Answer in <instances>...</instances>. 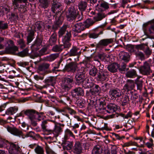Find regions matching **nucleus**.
Listing matches in <instances>:
<instances>
[{"label": "nucleus", "mask_w": 154, "mask_h": 154, "mask_svg": "<svg viewBox=\"0 0 154 154\" xmlns=\"http://www.w3.org/2000/svg\"><path fill=\"white\" fill-rule=\"evenodd\" d=\"M99 69L98 72L97 69L95 66L91 67L89 71V74L92 77H95L97 74V78L98 80L103 82L107 78L109 72L106 70H103L102 69H100V67Z\"/></svg>", "instance_id": "f257e3e1"}, {"label": "nucleus", "mask_w": 154, "mask_h": 154, "mask_svg": "<svg viewBox=\"0 0 154 154\" xmlns=\"http://www.w3.org/2000/svg\"><path fill=\"white\" fill-rule=\"evenodd\" d=\"M100 4V7L97 9L98 12L93 17V19L96 21H99L101 20L107 16L104 13V11L109 8V5L108 3L103 0Z\"/></svg>", "instance_id": "f03ea898"}, {"label": "nucleus", "mask_w": 154, "mask_h": 154, "mask_svg": "<svg viewBox=\"0 0 154 154\" xmlns=\"http://www.w3.org/2000/svg\"><path fill=\"white\" fill-rule=\"evenodd\" d=\"M85 70L86 68L83 66L76 72L75 78L76 85L79 86L83 84L85 79Z\"/></svg>", "instance_id": "7ed1b4c3"}, {"label": "nucleus", "mask_w": 154, "mask_h": 154, "mask_svg": "<svg viewBox=\"0 0 154 154\" xmlns=\"http://www.w3.org/2000/svg\"><path fill=\"white\" fill-rule=\"evenodd\" d=\"M73 81L72 76L67 75L62 81L61 84L62 91H68L71 88V85Z\"/></svg>", "instance_id": "20e7f679"}, {"label": "nucleus", "mask_w": 154, "mask_h": 154, "mask_svg": "<svg viewBox=\"0 0 154 154\" xmlns=\"http://www.w3.org/2000/svg\"><path fill=\"white\" fill-rule=\"evenodd\" d=\"M143 29L145 34L148 37L149 34H154V19L143 24Z\"/></svg>", "instance_id": "39448f33"}, {"label": "nucleus", "mask_w": 154, "mask_h": 154, "mask_svg": "<svg viewBox=\"0 0 154 154\" xmlns=\"http://www.w3.org/2000/svg\"><path fill=\"white\" fill-rule=\"evenodd\" d=\"M78 66V64L75 62H70L66 64L63 71L64 72H67L74 73L80 69L79 68Z\"/></svg>", "instance_id": "423d86ee"}, {"label": "nucleus", "mask_w": 154, "mask_h": 154, "mask_svg": "<svg viewBox=\"0 0 154 154\" xmlns=\"http://www.w3.org/2000/svg\"><path fill=\"white\" fill-rule=\"evenodd\" d=\"M78 11L77 9L72 6L69 8L66 14V17L68 21H71L75 19L78 15Z\"/></svg>", "instance_id": "0eeeda50"}, {"label": "nucleus", "mask_w": 154, "mask_h": 154, "mask_svg": "<svg viewBox=\"0 0 154 154\" xmlns=\"http://www.w3.org/2000/svg\"><path fill=\"white\" fill-rule=\"evenodd\" d=\"M43 40L42 35L40 34L36 36L35 39L33 42L31 47L32 51H37L41 48Z\"/></svg>", "instance_id": "6e6552de"}, {"label": "nucleus", "mask_w": 154, "mask_h": 154, "mask_svg": "<svg viewBox=\"0 0 154 154\" xmlns=\"http://www.w3.org/2000/svg\"><path fill=\"white\" fill-rule=\"evenodd\" d=\"M44 81L45 85L43 86V88H47L49 86H51L53 88L51 90H49V92H53L54 89L55 88L54 85L56 82V77L51 76L48 77Z\"/></svg>", "instance_id": "1a4fd4ad"}, {"label": "nucleus", "mask_w": 154, "mask_h": 154, "mask_svg": "<svg viewBox=\"0 0 154 154\" xmlns=\"http://www.w3.org/2000/svg\"><path fill=\"white\" fill-rule=\"evenodd\" d=\"M68 91L61 90V94H60L59 98L60 103L64 104L71 103L72 100L69 96L66 95L68 94Z\"/></svg>", "instance_id": "9d476101"}, {"label": "nucleus", "mask_w": 154, "mask_h": 154, "mask_svg": "<svg viewBox=\"0 0 154 154\" xmlns=\"http://www.w3.org/2000/svg\"><path fill=\"white\" fill-rule=\"evenodd\" d=\"M6 128L8 131L12 134L20 137H22V138H25V135L23 134L22 131L16 128L7 126Z\"/></svg>", "instance_id": "9b49d317"}, {"label": "nucleus", "mask_w": 154, "mask_h": 154, "mask_svg": "<svg viewBox=\"0 0 154 154\" xmlns=\"http://www.w3.org/2000/svg\"><path fill=\"white\" fill-rule=\"evenodd\" d=\"M50 66L49 63H43L40 64L38 67L37 71L39 75H45L49 73V68Z\"/></svg>", "instance_id": "f8f14e48"}, {"label": "nucleus", "mask_w": 154, "mask_h": 154, "mask_svg": "<svg viewBox=\"0 0 154 154\" xmlns=\"http://www.w3.org/2000/svg\"><path fill=\"white\" fill-rule=\"evenodd\" d=\"M64 126L63 124L56 122L54 129L53 130H49V134L53 133L56 136H58L62 132V129Z\"/></svg>", "instance_id": "ddd939ff"}, {"label": "nucleus", "mask_w": 154, "mask_h": 154, "mask_svg": "<svg viewBox=\"0 0 154 154\" xmlns=\"http://www.w3.org/2000/svg\"><path fill=\"white\" fill-rule=\"evenodd\" d=\"M71 31L67 32L66 34L63 36L62 41L63 45H62L63 47V49L65 48H69L71 45L69 41L71 40Z\"/></svg>", "instance_id": "4468645a"}, {"label": "nucleus", "mask_w": 154, "mask_h": 154, "mask_svg": "<svg viewBox=\"0 0 154 154\" xmlns=\"http://www.w3.org/2000/svg\"><path fill=\"white\" fill-rule=\"evenodd\" d=\"M139 70L143 75H148L151 72L149 63L147 61L144 62L143 65L140 67Z\"/></svg>", "instance_id": "2eb2a0df"}, {"label": "nucleus", "mask_w": 154, "mask_h": 154, "mask_svg": "<svg viewBox=\"0 0 154 154\" xmlns=\"http://www.w3.org/2000/svg\"><path fill=\"white\" fill-rule=\"evenodd\" d=\"M92 88H91L89 91H87L86 94L87 96H89V94L93 96H96L99 95L101 92V90L100 87L98 85L94 84Z\"/></svg>", "instance_id": "dca6fc26"}, {"label": "nucleus", "mask_w": 154, "mask_h": 154, "mask_svg": "<svg viewBox=\"0 0 154 154\" xmlns=\"http://www.w3.org/2000/svg\"><path fill=\"white\" fill-rule=\"evenodd\" d=\"M109 94L112 100H115L116 98L121 97L122 96L120 90L117 88L111 89Z\"/></svg>", "instance_id": "f3484780"}, {"label": "nucleus", "mask_w": 154, "mask_h": 154, "mask_svg": "<svg viewBox=\"0 0 154 154\" xmlns=\"http://www.w3.org/2000/svg\"><path fill=\"white\" fill-rule=\"evenodd\" d=\"M71 93L72 97L77 98L79 96H83L84 91L82 88L79 87L72 89Z\"/></svg>", "instance_id": "a211bd4d"}, {"label": "nucleus", "mask_w": 154, "mask_h": 154, "mask_svg": "<svg viewBox=\"0 0 154 154\" xmlns=\"http://www.w3.org/2000/svg\"><path fill=\"white\" fill-rule=\"evenodd\" d=\"M113 42V38H106L101 40L96 45L97 48H102L106 47Z\"/></svg>", "instance_id": "6ab92c4d"}, {"label": "nucleus", "mask_w": 154, "mask_h": 154, "mask_svg": "<svg viewBox=\"0 0 154 154\" xmlns=\"http://www.w3.org/2000/svg\"><path fill=\"white\" fill-rule=\"evenodd\" d=\"M52 2L51 8L52 11L55 14L59 12H60L62 14L60 9L61 4L57 0H53Z\"/></svg>", "instance_id": "aec40b11"}, {"label": "nucleus", "mask_w": 154, "mask_h": 154, "mask_svg": "<svg viewBox=\"0 0 154 154\" xmlns=\"http://www.w3.org/2000/svg\"><path fill=\"white\" fill-rule=\"evenodd\" d=\"M81 54V50L79 48L76 46H73L68 52L67 55L69 57L77 56L79 58Z\"/></svg>", "instance_id": "412c9836"}, {"label": "nucleus", "mask_w": 154, "mask_h": 154, "mask_svg": "<svg viewBox=\"0 0 154 154\" xmlns=\"http://www.w3.org/2000/svg\"><path fill=\"white\" fill-rule=\"evenodd\" d=\"M4 70H5V72H8L9 74L14 75H13L9 76V77L10 78H13L16 76L15 74L16 73L17 70L13 66L10 65L5 64L4 65Z\"/></svg>", "instance_id": "4be33fe9"}, {"label": "nucleus", "mask_w": 154, "mask_h": 154, "mask_svg": "<svg viewBox=\"0 0 154 154\" xmlns=\"http://www.w3.org/2000/svg\"><path fill=\"white\" fill-rule=\"evenodd\" d=\"M7 149L10 154H18V146L13 143H9Z\"/></svg>", "instance_id": "5701e85b"}, {"label": "nucleus", "mask_w": 154, "mask_h": 154, "mask_svg": "<svg viewBox=\"0 0 154 154\" xmlns=\"http://www.w3.org/2000/svg\"><path fill=\"white\" fill-rule=\"evenodd\" d=\"M85 28V26L84 24L79 22L74 25L72 26V30L74 32L79 33L84 30Z\"/></svg>", "instance_id": "b1692460"}, {"label": "nucleus", "mask_w": 154, "mask_h": 154, "mask_svg": "<svg viewBox=\"0 0 154 154\" xmlns=\"http://www.w3.org/2000/svg\"><path fill=\"white\" fill-rule=\"evenodd\" d=\"M88 3L86 1H81L78 3V8L81 12L82 15H83V12L86 11L88 7Z\"/></svg>", "instance_id": "393cba45"}, {"label": "nucleus", "mask_w": 154, "mask_h": 154, "mask_svg": "<svg viewBox=\"0 0 154 154\" xmlns=\"http://www.w3.org/2000/svg\"><path fill=\"white\" fill-rule=\"evenodd\" d=\"M82 148L81 143L79 141L76 142L72 149L75 154H80L82 152Z\"/></svg>", "instance_id": "a878e982"}, {"label": "nucleus", "mask_w": 154, "mask_h": 154, "mask_svg": "<svg viewBox=\"0 0 154 154\" xmlns=\"http://www.w3.org/2000/svg\"><path fill=\"white\" fill-rule=\"evenodd\" d=\"M54 17L55 18V19L54 22L60 26L62 24L63 20L62 13L59 12L54 15Z\"/></svg>", "instance_id": "bb28decb"}, {"label": "nucleus", "mask_w": 154, "mask_h": 154, "mask_svg": "<svg viewBox=\"0 0 154 154\" xmlns=\"http://www.w3.org/2000/svg\"><path fill=\"white\" fill-rule=\"evenodd\" d=\"M106 114L108 113H112L115 112L118 109L117 105L114 103H110L108 104L106 106Z\"/></svg>", "instance_id": "cd10ccee"}, {"label": "nucleus", "mask_w": 154, "mask_h": 154, "mask_svg": "<svg viewBox=\"0 0 154 154\" xmlns=\"http://www.w3.org/2000/svg\"><path fill=\"white\" fill-rule=\"evenodd\" d=\"M18 47L15 45L10 47H6L5 48V52L8 54L15 55L17 51H18Z\"/></svg>", "instance_id": "c85d7f7f"}, {"label": "nucleus", "mask_w": 154, "mask_h": 154, "mask_svg": "<svg viewBox=\"0 0 154 154\" xmlns=\"http://www.w3.org/2000/svg\"><path fill=\"white\" fill-rule=\"evenodd\" d=\"M119 56L121 60L126 63L128 62L130 59L129 53L123 51H122L119 53Z\"/></svg>", "instance_id": "c756f323"}, {"label": "nucleus", "mask_w": 154, "mask_h": 154, "mask_svg": "<svg viewBox=\"0 0 154 154\" xmlns=\"http://www.w3.org/2000/svg\"><path fill=\"white\" fill-rule=\"evenodd\" d=\"M25 115L27 116L29 119L35 118V114L37 111L33 109H28L24 111Z\"/></svg>", "instance_id": "7c9ffc66"}, {"label": "nucleus", "mask_w": 154, "mask_h": 154, "mask_svg": "<svg viewBox=\"0 0 154 154\" xmlns=\"http://www.w3.org/2000/svg\"><path fill=\"white\" fill-rule=\"evenodd\" d=\"M135 87L134 82L133 80L128 79L126 82V84L124 86L125 89L128 91H131Z\"/></svg>", "instance_id": "2f4dec72"}, {"label": "nucleus", "mask_w": 154, "mask_h": 154, "mask_svg": "<svg viewBox=\"0 0 154 154\" xmlns=\"http://www.w3.org/2000/svg\"><path fill=\"white\" fill-rule=\"evenodd\" d=\"M28 33L27 36V44L29 45L33 40L34 38L35 30L31 29L28 31Z\"/></svg>", "instance_id": "473e14b6"}, {"label": "nucleus", "mask_w": 154, "mask_h": 154, "mask_svg": "<svg viewBox=\"0 0 154 154\" xmlns=\"http://www.w3.org/2000/svg\"><path fill=\"white\" fill-rule=\"evenodd\" d=\"M119 67V64L114 63L108 65L107 68L110 72L113 73L117 72Z\"/></svg>", "instance_id": "72a5a7b5"}, {"label": "nucleus", "mask_w": 154, "mask_h": 154, "mask_svg": "<svg viewBox=\"0 0 154 154\" xmlns=\"http://www.w3.org/2000/svg\"><path fill=\"white\" fill-rule=\"evenodd\" d=\"M61 145L64 150H70L73 146L71 142L66 140H63Z\"/></svg>", "instance_id": "f704fd0d"}, {"label": "nucleus", "mask_w": 154, "mask_h": 154, "mask_svg": "<svg viewBox=\"0 0 154 154\" xmlns=\"http://www.w3.org/2000/svg\"><path fill=\"white\" fill-rule=\"evenodd\" d=\"M9 16L10 17L9 19L11 22L16 23L17 22V20H18L19 17L18 14L14 9L13 12H11V14L9 15Z\"/></svg>", "instance_id": "c9c22d12"}, {"label": "nucleus", "mask_w": 154, "mask_h": 154, "mask_svg": "<svg viewBox=\"0 0 154 154\" xmlns=\"http://www.w3.org/2000/svg\"><path fill=\"white\" fill-rule=\"evenodd\" d=\"M132 113L131 111H129L126 114H124L122 113H115L111 115L112 116V118H115L119 116H121L124 119H128L129 118H131L132 117Z\"/></svg>", "instance_id": "e433bc0d"}, {"label": "nucleus", "mask_w": 154, "mask_h": 154, "mask_svg": "<svg viewBox=\"0 0 154 154\" xmlns=\"http://www.w3.org/2000/svg\"><path fill=\"white\" fill-rule=\"evenodd\" d=\"M121 102V105L122 106L124 107L130 103V100L129 99V96L127 94L124 97L120 98Z\"/></svg>", "instance_id": "4c0bfd02"}, {"label": "nucleus", "mask_w": 154, "mask_h": 154, "mask_svg": "<svg viewBox=\"0 0 154 154\" xmlns=\"http://www.w3.org/2000/svg\"><path fill=\"white\" fill-rule=\"evenodd\" d=\"M97 30L96 29L94 32H90L88 34V36L90 38L95 39L97 38L100 35L103 33V31H100L99 32H97Z\"/></svg>", "instance_id": "58836bf2"}, {"label": "nucleus", "mask_w": 154, "mask_h": 154, "mask_svg": "<svg viewBox=\"0 0 154 154\" xmlns=\"http://www.w3.org/2000/svg\"><path fill=\"white\" fill-rule=\"evenodd\" d=\"M57 40V34L56 32H54L51 35L48 40L49 45L52 46L55 45Z\"/></svg>", "instance_id": "ea45409f"}, {"label": "nucleus", "mask_w": 154, "mask_h": 154, "mask_svg": "<svg viewBox=\"0 0 154 154\" xmlns=\"http://www.w3.org/2000/svg\"><path fill=\"white\" fill-rule=\"evenodd\" d=\"M68 25L66 24H64L60 29L58 32V36L59 38L62 37L63 35L65 34L66 32H68L66 30Z\"/></svg>", "instance_id": "a19ab883"}, {"label": "nucleus", "mask_w": 154, "mask_h": 154, "mask_svg": "<svg viewBox=\"0 0 154 154\" xmlns=\"http://www.w3.org/2000/svg\"><path fill=\"white\" fill-rule=\"evenodd\" d=\"M39 6L44 9L47 8L50 3L51 0H38Z\"/></svg>", "instance_id": "79ce46f5"}, {"label": "nucleus", "mask_w": 154, "mask_h": 154, "mask_svg": "<svg viewBox=\"0 0 154 154\" xmlns=\"http://www.w3.org/2000/svg\"><path fill=\"white\" fill-rule=\"evenodd\" d=\"M18 108L17 106L10 107L5 112V114L8 115H12L17 111Z\"/></svg>", "instance_id": "37998d69"}, {"label": "nucleus", "mask_w": 154, "mask_h": 154, "mask_svg": "<svg viewBox=\"0 0 154 154\" xmlns=\"http://www.w3.org/2000/svg\"><path fill=\"white\" fill-rule=\"evenodd\" d=\"M107 106H104V105H99L97 108H96V111L98 113L102 114H106V110Z\"/></svg>", "instance_id": "c03bdc74"}, {"label": "nucleus", "mask_w": 154, "mask_h": 154, "mask_svg": "<svg viewBox=\"0 0 154 154\" xmlns=\"http://www.w3.org/2000/svg\"><path fill=\"white\" fill-rule=\"evenodd\" d=\"M103 149L99 145H97L94 146L92 151V154H101L103 152Z\"/></svg>", "instance_id": "a18cd8bd"}, {"label": "nucleus", "mask_w": 154, "mask_h": 154, "mask_svg": "<svg viewBox=\"0 0 154 154\" xmlns=\"http://www.w3.org/2000/svg\"><path fill=\"white\" fill-rule=\"evenodd\" d=\"M62 44L55 45L52 47L51 50L55 52L60 53L63 50Z\"/></svg>", "instance_id": "49530a36"}, {"label": "nucleus", "mask_w": 154, "mask_h": 154, "mask_svg": "<svg viewBox=\"0 0 154 154\" xmlns=\"http://www.w3.org/2000/svg\"><path fill=\"white\" fill-rule=\"evenodd\" d=\"M127 77L130 78H134L137 76V73L136 71L134 69H131L127 72L126 74Z\"/></svg>", "instance_id": "de8ad7c7"}, {"label": "nucleus", "mask_w": 154, "mask_h": 154, "mask_svg": "<svg viewBox=\"0 0 154 154\" xmlns=\"http://www.w3.org/2000/svg\"><path fill=\"white\" fill-rule=\"evenodd\" d=\"M142 79H141V77H139L136 79V83L137 85V89L141 91L143 88Z\"/></svg>", "instance_id": "09e8293b"}, {"label": "nucleus", "mask_w": 154, "mask_h": 154, "mask_svg": "<svg viewBox=\"0 0 154 154\" xmlns=\"http://www.w3.org/2000/svg\"><path fill=\"white\" fill-rule=\"evenodd\" d=\"M84 83L82 84V86L85 88H91L93 86L94 84H93L91 81L89 80L88 79H85L84 82Z\"/></svg>", "instance_id": "8fccbe9b"}, {"label": "nucleus", "mask_w": 154, "mask_h": 154, "mask_svg": "<svg viewBox=\"0 0 154 154\" xmlns=\"http://www.w3.org/2000/svg\"><path fill=\"white\" fill-rule=\"evenodd\" d=\"M29 50L28 48H26L25 49L23 50L22 51L17 53L16 54V55L21 57H24L27 56L28 55V51Z\"/></svg>", "instance_id": "3c124183"}, {"label": "nucleus", "mask_w": 154, "mask_h": 154, "mask_svg": "<svg viewBox=\"0 0 154 154\" xmlns=\"http://www.w3.org/2000/svg\"><path fill=\"white\" fill-rule=\"evenodd\" d=\"M25 137H30L33 140H37V137H39V135L35 133L34 132L30 131L27 132L26 135H25Z\"/></svg>", "instance_id": "603ef678"}, {"label": "nucleus", "mask_w": 154, "mask_h": 154, "mask_svg": "<svg viewBox=\"0 0 154 154\" xmlns=\"http://www.w3.org/2000/svg\"><path fill=\"white\" fill-rule=\"evenodd\" d=\"M127 94L129 97H131V100H135L138 98L137 94L131 91H127Z\"/></svg>", "instance_id": "864d4df0"}, {"label": "nucleus", "mask_w": 154, "mask_h": 154, "mask_svg": "<svg viewBox=\"0 0 154 154\" xmlns=\"http://www.w3.org/2000/svg\"><path fill=\"white\" fill-rule=\"evenodd\" d=\"M35 28L37 29L40 31L42 32L44 29V24L41 22H36L35 25H34Z\"/></svg>", "instance_id": "5fc2aeb1"}, {"label": "nucleus", "mask_w": 154, "mask_h": 154, "mask_svg": "<svg viewBox=\"0 0 154 154\" xmlns=\"http://www.w3.org/2000/svg\"><path fill=\"white\" fill-rule=\"evenodd\" d=\"M48 123V122L47 120H44L42 121V124H41V126L43 131L44 132L47 133V134H49V130L46 128Z\"/></svg>", "instance_id": "6e6d98bb"}, {"label": "nucleus", "mask_w": 154, "mask_h": 154, "mask_svg": "<svg viewBox=\"0 0 154 154\" xmlns=\"http://www.w3.org/2000/svg\"><path fill=\"white\" fill-rule=\"evenodd\" d=\"M59 53H55L51 54L47 57V60L49 62L52 61L58 57H59Z\"/></svg>", "instance_id": "4d7b16f0"}, {"label": "nucleus", "mask_w": 154, "mask_h": 154, "mask_svg": "<svg viewBox=\"0 0 154 154\" xmlns=\"http://www.w3.org/2000/svg\"><path fill=\"white\" fill-rule=\"evenodd\" d=\"M34 151L37 154H44L43 147L38 144L35 148Z\"/></svg>", "instance_id": "13d9d810"}, {"label": "nucleus", "mask_w": 154, "mask_h": 154, "mask_svg": "<svg viewBox=\"0 0 154 154\" xmlns=\"http://www.w3.org/2000/svg\"><path fill=\"white\" fill-rule=\"evenodd\" d=\"M9 23L5 22L4 21L0 20V30H4L8 29Z\"/></svg>", "instance_id": "bf43d9fd"}, {"label": "nucleus", "mask_w": 154, "mask_h": 154, "mask_svg": "<svg viewBox=\"0 0 154 154\" xmlns=\"http://www.w3.org/2000/svg\"><path fill=\"white\" fill-rule=\"evenodd\" d=\"M138 146L137 143L134 141H130L128 142L125 143L122 145V147H128L130 146Z\"/></svg>", "instance_id": "052dcab7"}, {"label": "nucleus", "mask_w": 154, "mask_h": 154, "mask_svg": "<svg viewBox=\"0 0 154 154\" xmlns=\"http://www.w3.org/2000/svg\"><path fill=\"white\" fill-rule=\"evenodd\" d=\"M48 46L43 47L39 51V55L42 56L46 54H48Z\"/></svg>", "instance_id": "680f3d73"}, {"label": "nucleus", "mask_w": 154, "mask_h": 154, "mask_svg": "<svg viewBox=\"0 0 154 154\" xmlns=\"http://www.w3.org/2000/svg\"><path fill=\"white\" fill-rule=\"evenodd\" d=\"M86 103V101L85 100L83 99L79 100L77 103V106L80 108H83L85 106Z\"/></svg>", "instance_id": "e2e57ef3"}, {"label": "nucleus", "mask_w": 154, "mask_h": 154, "mask_svg": "<svg viewBox=\"0 0 154 154\" xmlns=\"http://www.w3.org/2000/svg\"><path fill=\"white\" fill-rule=\"evenodd\" d=\"M93 21L91 19H88L85 21L86 24L85 25V27L88 28L90 26L92 25L95 22L94 20Z\"/></svg>", "instance_id": "0e129e2a"}, {"label": "nucleus", "mask_w": 154, "mask_h": 154, "mask_svg": "<svg viewBox=\"0 0 154 154\" xmlns=\"http://www.w3.org/2000/svg\"><path fill=\"white\" fill-rule=\"evenodd\" d=\"M9 142L4 139H1L0 140V148L7 147Z\"/></svg>", "instance_id": "69168bd1"}, {"label": "nucleus", "mask_w": 154, "mask_h": 154, "mask_svg": "<svg viewBox=\"0 0 154 154\" xmlns=\"http://www.w3.org/2000/svg\"><path fill=\"white\" fill-rule=\"evenodd\" d=\"M136 57L139 59L141 60H144L145 59V55L144 54L140 51H138L135 53Z\"/></svg>", "instance_id": "338daca9"}, {"label": "nucleus", "mask_w": 154, "mask_h": 154, "mask_svg": "<svg viewBox=\"0 0 154 154\" xmlns=\"http://www.w3.org/2000/svg\"><path fill=\"white\" fill-rule=\"evenodd\" d=\"M37 112L35 114V119L39 121L43 119L44 118V113L43 112H39L37 111Z\"/></svg>", "instance_id": "774afa93"}]
</instances>
